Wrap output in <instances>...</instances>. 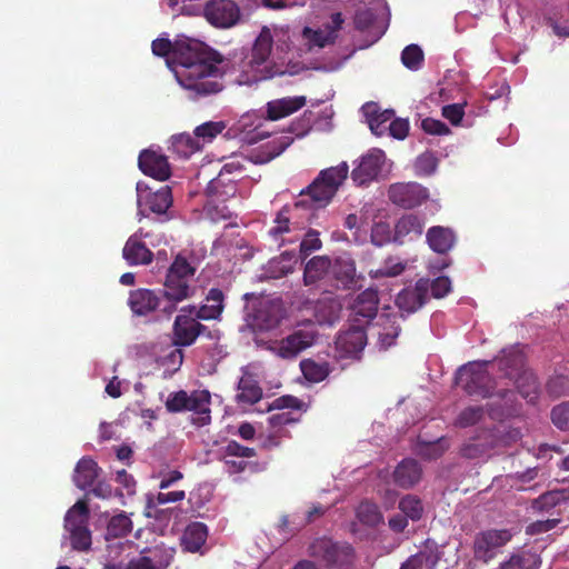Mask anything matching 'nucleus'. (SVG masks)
I'll list each match as a JSON object with an SVG mask.
<instances>
[{
	"instance_id": "1",
	"label": "nucleus",
	"mask_w": 569,
	"mask_h": 569,
	"mask_svg": "<svg viewBox=\"0 0 569 569\" xmlns=\"http://www.w3.org/2000/svg\"><path fill=\"white\" fill-rule=\"evenodd\" d=\"M151 49L153 54L166 57L168 67L190 98H204L223 90L224 59L203 42L186 36L173 42L158 38Z\"/></svg>"
},
{
	"instance_id": "2",
	"label": "nucleus",
	"mask_w": 569,
	"mask_h": 569,
	"mask_svg": "<svg viewBox=\"0 0 569 569\" xmlns=\"http://www.w3.org/2000/svg\"><path fill=\"white\" fill-rule=\"evenodd\" d=\"M196 271L194 259L189 260L181 253L177 254L167 271L160 296L149 289H138L130 292L129 306L132 312L138 316H146L158 310L166 316H171L180 302L194 296L193 278Z\"/></svg>"
},
{
	"instance_id": "3",
	"label": "nucleus",
	"mask_w": 569,
	"mask_h": 569,
	"mask_svg": "<svg viewBox=\"0 0 569 569\" xmlns=\"http://www.w3.org/2000/svg\"><path fill=\"white\" fill-rule=\"evenodd\" d=\"M288 39L287 32L274 30L272 33L268 27H263L252 47L240 52L237 61L240 74L237 82L250 86L277 74L270 60L272 43L276 41L277 50L284 51L289 48Z\"/></svg>"
},
{
	"instance_id": "4",
	"label": "nucleus",
	"mask_w": 569,
	"mask_h": 569,
	"mask_svg": "<svg viewBox=\"0 0 569 569\" xmlns=\"http://www.w3.org/2000/svg\"><path fill=\"white\" fill-rule=\"evenodd\" d=\"M349 173L346 161L336 167L323 169L306 189L300 191L302 199L295 203V209H320L330 203L338 189L342 186Z\"/></svg>"
},
{
	"instance_id": "5",
	"label": "nucleus",
	"mask_w": 569,
	"mask_h": 569,
	"mask_svg": "<svg viewBox=\"0 0 569 569\" xmlns=\"http://www.w3.org/2000/svg\"><path fill=\"white\" fill-rule=\"evenodd\" d=\"M243 298L253 300L247 306L246 315L247 325L253 332L271 331L280 325L284 313L279 299L258 298L253 293H246Z\"/></svg>"
},
{
	"instance_id": "6",
	"label": "nucleus",
	"mask_w": 569,
	"mask_h": 569,
	"mask_svg": "<svg viewBox=\"0 0 569 569\" xmlns=\"http://www.w3.org/2000/svg\"><path fill=\"white\" fill-rule=\"evenodd\" d=\"M310 557L317 559L326 567L337 569H352L355 553L347 542L333 541L330 538H317L308 548Z\"/></svg>"
},
{
	"instance_id": "7",
	"label": "nucleus",
	"mask_w": 569,
	"mask_h": 569,
	"mask_svg": "<svg viewBox=\"0 0 569 569\" xmlns=\"http://www.w3.org/2000/svg\"><path fill=\"white\" fill-rule=\"evenodd\" d=\"M489 361H475L459 368L456 383L470 396H493L495 381L487 369Z\"/></svg>"
},
{
	"instance_id": "8",
	"label": "nucleus",
	"mask_w": 569,
	"mask_h": 569,
	"mask_svg": "<svg viewBox=\"0 0 569 569\" xmlns=\"http://www.w3.org/2000/svg\"><path fill=\"white\" fill-rule=\"evenodd\" d=\"M137 190V207L139 217H148V212L157 216H163L162 221L168 220V209L172 204L171 189L168 186L161 187L157 191L151 189L142 181H139Z\"/></svg>"
},
{
	"instance_id": "9",
	"label": "nucleus",
	"mask_w": 569,
	"mask_h": 569,
	"mask_svg": "<svg viewBox=\"0 0 569 569\" xmlns=\"http://www.w3.org/2000/svg\"><path fill=\"white\" fill-rule=\"evenodd\" d=\"M317 336L315 327L307 326L295 330L281 340L271 342L268 349L281 359H295L315 345Z\"/></svg>"
},
{
	"instance_id": "10",
	"label": "nucleus",
	"mask_w": 569,
	"mask_h": 569,
	"mask_svg": "<svg viewBox=\"0 0 569 569\" xmlns=\"http://www.w3.org/2000/svg\"><path fill=\"white\" fill-rule=\"evenodd\" d=\"M351 171V180L358 187H367L378 180L387 164V158L381 149L372 148L361 156Z\"/></svg>"
},
{
	"instance_id": "11",
	"label": "nucleus",
	"mask_w": 569,
	"mask_h": 569,
	"mask_svg": "<svg viewBox=\"0 0 569 569\" xmlns=\"http://www.w3.org/2000/svg\"><path fill=\"white\" fill-rule=\"evenodd\" d=\"M242 173V166L238 160L227 162L219 174L208 187L207 194L211 201H227L237 193V177Z\"/></svg>"
},
{
	"instance_id": "12",
	"label": "nucleus",
	"mask_w": 569,
	"mask_h": 569,
	"mask_svg": "<svg viewBox=\"0 0 569 569\" xmlns=\"http://www.w3.org/2000/svg\"><path fill=\"white\" fill-rule=\"evenodd\" d=\"M206 20L218 29H230L242 20L241 9L233 0H209L203 7Z\"/></svg>"
},
{
	"instance_id": "13",
	"label": "nucleus",
	"mask_w": 569,
	"mask_h": 569,
	"mask_svg": "<svg viewBox=\"0 0 569 569\" xmlns=\"http://www.w3.org/2000/svg\"><path fill=\"white\" fill-rule=\"evenodd\" d=\"M196 306H187L180 309L173 323V342L177 346H191L196 339L204 335L207 327L201 325L196 316Z\"/></svg>"
},
{
	"instance_id": "14",
	"label": "nucleus",
	"mask_w": 569,
	"mask_h": 569,
	"mask_svg": "<svg viewBox=\"0 0 569 569\" xmlns=\"http://www.w3.org/2000/svg\"><path fill=\"white\" fill-rule=\"evenodd\" d=\"M512 536L509 529H489L477 533L473 540L475 558L488 563L496 557L497 550L506 546Z\"/></svg>"
},
{
	"instance_id": "15",
	"label": "nucleus",
	"mask_w": 569,
	"mask_h": 569,
	"mask_svg": "<svg viewBox=\"0 0 569 569\" xmlns=\"http://www.w3.org/2000/svg\"><path fill=\"white\" fill-rule=\"evenodd\" d=\"M429 197L428 189L418 182H397L388 188V198L397 207L412 209Z\"/></svg>"
},
{
	"instance_id": "16",
	"label": "nucleus",
	"mask_w": 569,
	"mask_h": 569,
	"mask_svg": "<svg viewBox=\"0 0 569 569\" xmlns=\"http://www.w3.org/2000/svg\"><path fill=\"white\" fill-rule=\"evenodd\" d=\"M429 279L421 278L415 286L403 288L396 297V306L405 315L418 311L429 300Z\"/></svg>"
},
{
	"instance_id": "17",
	"label": "nucleus",
	"mask_w": 569,
	"mask_h": 569,
	"mask_svg": "<svg viewBox=\"0 0 569 569\" xmlns=\"http://www.w3.org/2000/svg\"><path fill=\"white\" fill-rule=\"evenodd\" d=\"M149 232L139 228L126 241L122 248V258L130 267L149 266L153 261V252L142 241Z\"/></svg>"
},
{
	"instance_id": "18",
	"label": "nucleus",
	"mask_w": 569,
	"mask_h": 569,
	"mask_svg": "<svg viewBox=\"0 0 569 569\" xmlns=\"http://www.w3.org/2000/svg\"><path fill=\"white\" fill-rule=\"evenodd\" d=\"M268 121L267 117L259 111H249L243 113L233 126L234 132L241 136V139L248 143H256L268 137V131L263 129Z\"/></svg>"
},
{
	"instance_id": "19",
	"label": "nucleus",
	"mask_w": 569,
	"mask_h": 569,
	"mask_svg": "<svg viewBox=\"0 0 569 569\" xmlns=\"http://www.w3.org/2000/svg\"><path fill=\"white\" fill-rule=\"evenodd\" d=\"M342 22L343 19L341 13H335L331 17V22L325 26V28H319L316 30L308 27L305 28L303 38L307 40L309 48L321 49L332 43L337 37V31L341 28Z\"/></svg>"
},
{
	"instance_id": "20",
	"label": "nucleus",
	"mask_w": 569,
	"mask_h": 569,
	"mask_svg": "<svg viewBox=\"0 0 569 569\" xmlns=\"http://www.w3.org/2000/svg\"><path fill=\"white\" fill-rule=\"evenodd\" d=\"M138 164L144 174L156 178L160 181H164L170 177V166L167 157L157 151H141L139 154Z\"/></svg>"
},
{
	"instance_id": "21",
	"label": "nucleus",
	"mask_w": 569,
	"mask_h": 569,
	"mask_svg": "<svg viewBox=\"0 0 569 569\" xmlns=\"http://www.w3.org/2000/svg\"><path fill=\"white\" fill-rule=\"evenodd\" d=\"M174 550L170 548H156L149 556L132 559L126 569H167L173 559Z\"/></svg>"
},
{
	"instance_id": "22",
	"label": "nucleus",
	"mask_w": 569,
	"mask_h": 569,
	"mask_svg": "<svg viewBox=\"0 0 569 569\" xmlns=\"http://www.w3.org/2000/svg\"><path fill=\"white\" fill-rule=\"evenodd\" d=\"M307 99L305 96L284 97L274 99L266 104V117L268 120L276 121L288 117L305 107Z\"/></svg>"
},
{
	"instance_id": "23",
	"label": "nucleus",
	"mask_w": 569,
	"mask_h": 569,
	"mask_svg": "<svg viewBox=\"0 0 569 569\" xmlns=\"http://www.w3.org/2000/svg\"><path fill=\"white\" fill-rule=\"evenodd\" d=\"M367 343V335L360 327L341 332L336 339V347L346 357H356Z\"/></svg>"
},
{
	"instance_id": "24",
	"label": "nucleus",
	"mask_w": 569,
	"mask_h": 569,
	"mask_svg": "<svg viewBox=\"0 0 569 569\" xmlns=\"http://www.w3.org/2000/svg\"><path fill=\"white\" fill-rule=\"evenodd\" d=\"M210 393L207 390H194L190 395L187 392V403L184 411H192L197 415L193 423L202 427L210 422Z\"/></svg>"
},
{
	"instance_id": "25",
	"label": "nucleus",
	"mask_w": 569,
	"mask_h": 569,
	"mask_svg": "<svg viewBox=\"0 0 569 569\" xmlns=\"http://www.w3.org/2000/svg\"><path fill=\"white\" fill-rule=\"evenodd\" d=\"M497 441L495 433L491 430H487L482 436L470 438L463 443L460 449L461 456L468 459L486 457L497 446Z\"/></svg>"
},
{
	"instance_id": "26",
	"label": "nucleus",
	"mask_w": 569,
	"mask_h": 569,
	"mask_svg": "<svg viewBox=\"0 0 569 569\" xmlns=\"http://www.w3.org/2000/svg\"><path fill=\"white\" fill-rule=\"evenodd\" d=\"M425 220L422 217L408 213L403 214L395 224V242L403 243L406 239H413L422 234Z\"/></svg>"
},
{
	"instance_id": "27",
	"label": "nucleus",
	"mask_w": 569,
	"mask_h": 569,
	"mask_svg": "<svg viewBox=\"0 0 569 569\" xmlns=\"http://www.w3.org/2000/svg\"><path fill=\"white\" fill-rule=\"evenodd\" d=\"M241 371L236 400L238 403L253 405L262 398V389L252 373L246 368H242Z\"/></svg>"
},
{
	"instance_id": "28",
	"label": "nucleus",
	"mask_w": 569,
	"mask_h": 569,
	"mask_svg": "<svg viewBox=\"0 0 569 569\" xmlns=\"http://www.w3.org/2000/svg\"><path fill=\"white\" fill-rule=\"evenodd\" d=\"M101 469L98 467L97 462L91 458L83 457L81 458L73 472V483L81 490H86L87 488L93 486L96 480L99 477Z\"/></svg>"
},
{
	"instance_id": "29",
	"label": "nucleus",
	"mask_w": 569,
	"mask_h": 569,
	"mask_svg": "<svg viewBox=\"0 0 569 569\" xmlns=\"http://www.w3.org/2000/svg\"><path fill=\"white\" fill-rule=\"evenodd\" d=\"M427 242L437 253H446L451 250L456 242V236L449 228L441 226L431 227L427 231Z\"/></svg>"
},
{
	"instance_id": "30",
	"label": "nucleus",
	"mask_w": 569,
	"mask_h": 569,
	"mask_svg": "<svg viewBox=\"0 0 569 569\" xmlns=\"http://www.w3.org/2000/svg\"><path fill=\"white\" fill-rule=\"evenodd\" d=\"M421 467L413 459L402 460L393 472L395 482L402 488H410L421 478Z\"/></svg>"
},
{
	"instance_id": "31",
	"label": "nucleus",
	"mask_w": 569,
	"mask_h": 569,
	"mask_svg": "<svg viewBox=\"0 0 569 569\" xmlns=\"http://www.w3.org/2000/svg\"><path fill=\"white\" fill-rule=\"evenodd\" d=\"M525 357L518 347H512L502 351L498 358V367L505 372L506 377L513 379L523 371Z\"/></svg>"
},
{
	"instance_id": "32",
	"label": "nucleus",
	"mask_w": 569,
	"mask_h": 569,
	"mask_svg": "<svg viewBox=\"0 0 569 569\" xmlns=\"http://www.w3.org/2000/svg\"><path fill=\"white\" fill-rule=\"evenodd\" d=\"M207 537V526L202 522H192L182 533L181 546L186 551L197 552L204 545Z\"/></svg>"
},
{
	"instance_id": "33",
	"label": "nucleus",
	"mask_w": 569,
	"mask_h": 569,
	"mask_svg": "<svg viewBox=\"0 0 569 569\" xmlns=\"http://www.w3.org/2000/svg\"><path fill=\"white\" fill-rule=\"evenodd\" d=\"M223 292L220 289L212 288L209 290L206 303L196 307V316L202 320L218 319L223 310Z\"/></svg>"
},
{
	"instance_id": "34",
	"label": "nucleus",
	"mask_w": 569,
	"mask_h": 569,
	"mask_svg": "<svg viewBox=\"0 0 569 569\" xmlns=\"http://www.w3.org/2000/svg\"><path fill=\"white\" fill-rule=\"evenodd\" d=\"M378 292L375 289H367L360 292L352 302L351 309L356 316L373 318L378 310Z\"/></svg>"
},
{
	"instance_id": "35",
	"label": "nucleus",
	"mask_w": 569,
	"mask_h": 569,
	"mask_svg": "<svg viewBox=\"0 0 569 569\" xmlns=\"http://www.w3.org/2000/svg\"><path fill=\"white\" fill-rule=\"evenodd\" d=\"M491 416V409L488 407L473 405L463 408L455 420L459 428H469L485 422L486 417Z\"/></svg>"
},
{
	"instance_id": "36",
	"label": "nucleus",
	"mask_w": 569,
	"mask_h": 569,
	"mask_svg": "<svg viewBox=\"0 0 569 569\" xmlns=\"http://www.w3.org/2000/svg\"><path fill=\"white\" fill-rule=\"evenodd\" d=\"M202 149V143L196 139L194 134L179 133L171 138V150L180 158H189Z\"/></svg>"
},
{
	"instance_id": "37",
	"label": "nucleus",
	"mask_w": 569,
	"mask_h": 569,
	"mask_svg": "<svg viewBox=\"0 0 569 569\" xmlns=\"http://www.w3.org/2000/svg\"><path fill=\"white\" fill-rule=\"evenodd\" d=\"M331 266V261L326 256H317L310 259L303 271V282L306 286L313 284L325 278Z\"/></svg>"
},
{
	"instance_id": "38",
	"label": "nucleus",
	"mask_w": 569,
	"mask_h": 569,
	"mask_svg": "<svg viewBox=\"0 0 569 569\" xmlns=\"http://www.w3.org/2000/svg\"><path fill=\"white\" fill-rule=\"evenodd\" d=\"M89 508L82 500L77 501L64 516V530L82 529L89 527Z\"/></svg>"
},
{
	"instance_id": "39",
	"label": "nucleus",
	"mask_w": 569,
	"mask_h": 569,
	"mask_svg": "<svg viewBox=\"0 0 569 569\" xmlns=\"http://www.w3.org/2000/svg\"><path fill=\"white\" fill-rule=\"evenodd\" d=\"M567 501H569V488L556 489L545 492L535 499L532 508L538 511H549Z\"/></svg>"
},
{
	"instance_id": "40",
	"label": "nucleus",
	"mask_w": 569,
	"mask_h": 569,
	"mask_svg": "<svg viewBox=\"0 0 569 569\" xmlns=\"http://www.w3.org/2000/svg\"><path fill=\"white\" fill-rule=\"evenodd\" d=\"M519 393L529 402H533L538 397L539 386L535 373L530 370H523L513 378Z\"/></svg>"
},
{
	"instance_id": "41",
	"label": "nucleus",
	"mask_w": 569,
	"mask_h": 569,
	"mask_svg": "<svg viewBox=\"0 0 569 569\" xmlns=\"http://www.w3.org/2000/svg\"><path fill=\"white\" fill-rule=\"evenodd\" d=\"M131 531L132 521L126 512L121 511L109 519L106 529V539L109 540L126 537Z\"/></svg>"
},
{
	"instance_id": "42",
	"label": "nucleus",
	"mask_w": 569,
	"mask_h": 569,
	"mask_svg": "<svg viewBox=\"0 0 569 569\" xmlns=\"http://www.w3.org/2000/svg\"><path fill=\"white\" fill-rule=\"evenodd\" d=\"M500 565L503 569H539L541 560L536 553L521 551L511 555L508 560Z\"/></svg>"
},
{
	"instance_id": "43",
	"label": "nucleus",
	"mask_w": 569,
	"mask_h": 569,
	"mask_svg": "<svg viewBox=\"0 0 569 569\" xmlns=\"http://www.w3.org/2000/svg\"><path fill=\"white\" fill-rule=\"evenodd\" d=\"M300 369L302 371L303 377L308 381L313 382V383L325 380L330 372L328 362H326V361L317 362L312 359L302 360L300 362Z\"/></svg>"
},
{
	"instance_id": "44",
	"label": "nucleus",
	"mask_w": 569,
	"mask_h": 569,
	"mask_svg": "<svg viewBox=\"0 0 569 569\" xmlns=\"http://www.w3.org/2000/svg\"><path fill=\"white\" fill-rule=\"evenodd\" d=\"M371 243L376 247H382L395 242V229L386 221H378L372 224L370 233Z\"/></svg>"
},
{
	"instance_id": "45",
	"label": "nucleus",
	"mask_w": 569,
	"mask_h": 569,
	"mask_svg": "<svg viewBox=\"0 0 569 569\" xmlns=\"http://www.w3.org/2000/svg\"><path fill=\"white\" fill-rule=\"evenodd\" d=\"M224 128L226 124L223 121H208L198 126L193 130V134L196 139H199V142H201L203 147L206 143L211 142L219 133H221Z\"/></svg>"
},
{
	"instance_id": "46",
	"label": "nucleus",
	"mask_w": 569,
	"mask_h": 569,
	"mask_svg": "<svg viewBox=\"0 0 569 569\" xmlns=\"http://www.w3.org/2000/svg\"><path fill=\"white\" fill-rule=\"evenodd\" d=\"M357 517L361 522L368 526H377L382 521L378 506L369 501H363L359 505L357 508Z\"/></svg>"
},
{
	"instance_id": "47",
	"label": "nucleus",
	"mask_w": 569,
	"mask_h": 569,
	"mask_svg": "<svg viewBox=\"0 0 569 569\" xmlns=\"http://www.w3.org/2000/svg\"><path fill=\"white\" fill-rule=\"evenodd\" d=\"M71 542V548L76 551H89L92 543L91 531L89 527L66 531Z\"/></svg>"
},
{
	"instance_id": "48",
	"label": "nucleus",
	"mask_w": 569,
	"mask_h": 569,
	"mask_svg": "<svg viewBox=\"0 0 569 569\" xmlns=\"http://www.w3.org/2000/svg\"><path fill=\"white\" fill-rule=\"evenodd\" d=\"M403 66L410 70H419L423 62V52L417 44L407 46L401 53Z\"/></svg>"
},
{
	"instance_id": "49",
	"label": "nucleus",
	"mask_w": 569,
	"mask_h": 569,
	"mask_svg": "<svg viewBox=\"0 0 569 569\" xmlns=\"http://www.w3.org/2000/svg\"><path fill=\"white\" fill-rule=\"evenodd\" d=\"M399 509L408 519L413 521L419 520L423 511L420 499L411 495H408L400 500Z\"/></svg>"
},
{
	"instance_id": "50",
	"label": "nucleus",
	"mask_w": 569,
	"mask_h": 569,
	"mask_svg": "<svg viewBox=\"0 0 569 569\" xmlns=\"http://www.w3.org/2000/svg\"><path fill=\"white\" fill-rule=\"evenodd\" d=\"M319 232L317 230L310 229L303 237L300 242V258L305 259L313 251H317L321 248L322 242L319 238Z\"/></svg>"
},
{
	"instance_id": "51",
	"label": "nucleus",
	"mask_w": 569,
	"mask_h": 569,
	"mask_svg": "<svg viewBox=\"0 0 569 569\" xmlns=\"http://www.w3.org/2000/svg\"><path fill=\"white\" fill-rule=\"evenodd\" d=\"M437 158L431 152L420 154L415 161V171L418 176H430L437 169Z\"/></svg>"
},
{
	"instance_id": "52",
	"label": "nucleus",
	"mask_w": 569,
	"mask_h": 569,
	"mask_svg": "<svg viewBox=\"0 0 569 569\" xmlns=\"http://www.w3.org/2000/svg\"><path fill=\"white\" fill-rule=\"evenodd\" d=\"M429 297L440 299L446 297L452 289V283L449 277L440 276L433 280H429Z\"/></svg>"
},
{
	"instance_id": "53",
	"label": "nucleus",
	"mask_w": 569,
	"mask_h": 569,
	"mask_svg": "<svg viewBox=\"0 0 569 569\" xmlns=\"http://www.w3.org/2000/svg\"><path fill=\"white\" fill-rule=\"evenodd\" d=\"M223 202L224 201H211L209 198L207 213L212 221L218 222L220 220H228L232 217V211L228 206L222 204Z\"/></svg>"
},
{
	"instance_id": "54",
	"label": "nucleus",
	"mask_w": 569,
	"mask_h": 569,
	"mask_svg": "<svg viewBox=\"0 0 569 569\" xmlns=\"http://www.w3.org/2000/svg\"><path fill=\"white\" fill-rule=\"evenodd\" d=\"M553 425L561 430H569V401L556 406L551 411Z\"/></svg>"
},
{
	"instance_id": "55",
	"label": "nucleus",
	"mask_w": 569,
	"mask_h": 569,
	"mask_svg": "<svg viewBox=\"0 0 569 569\" xmlns=\"http://www.w3.org/2000/svg\"><path fill=\"white\" fill-rule=\"evenodd\" d=\"M393 118L392 110H383L380 114L370 120L369 128L376 136H383L388 131V124Z\"/></svg>"
},
{
	"instance_id": "56",
	"label": "nucleus",
	"mask_w": 569,
	"mask_h": 569,
	"mask_svg": "<svg viewBox=\"0 0 569 569\" xmlns=\"http://www.w3.org/2000/svg\"><path fill=\"white\" fill-rule=\"evenodd\" d=\"M547 390L555 397L569 395V379L563 375H557L548 381Z\"/></svg>"
},
{
	"instance_id": "57",
	"label": "nucleus",
	"mask_w": 569,
	"mask_h": 569,
	"mask_svg": "<svg viewBox=\"0 0 569 569\" xmlns=\"http://www.w3.org/2000/svg\"><path fill=\"white\" fill-rule=\"evenodd\" d=\"M290 209L288 207H283L276 216L274 223L276 226L269 230V234L272 237H278L284 232H288L290 224Z\"/></svg>"
},
{
	"instance_id": "58",
	"label": "nucleus",
	"mask_w": 569,
	"mask_h": 569,
	"mask_svg": "<svg viewBox=\"0 0 569 569\" xmlns=\"http://www.w3.org/2000/svg\"><path fill=\"white\" fill-rule=\"evenodd\" d=\"M223 455H227V457H233V458H251L256 456V451L253 448L244 447L237 441H229L223 447Z\"/></svg>"
},
{
	"instance_id": "59",
	"label": "nucleus",
	"mask_w": 569,
	"mask_h": 569,
	"mask_svg": "<svg viewBox=\"0 0 569 569\" xmlns=\"http://www.w3.org/2000/svg\"><path fill=\"white\" fill-rule=\"evenodd\" d=\"M467 103H452L442 107V116L450 121L452 126H459L465 114Z\"/></svg>"
},
{
	"instance_id": "60",
	"label": "nucleus",
	"mask_w": 569,
	"mask_h": 569,
	"mask_svg": "<svg viewBox=\"0 0 569 569\" xmlns=\"http://www.w3.org/2000/svg\"><path fill=\"white\" fill-rule=\"evenodd\" d=\"M187 403V391L180 390L171 392L166 401V408L169 412L184 411Z\"/></svg>"
},
{
	"instance_id": "61",
	"label": "nucleus",
	"mask_w": 569,
	"mask_h": 569,
	"mask_svg": "<svg viewBox=\"0 0 569 569\" xmlns=\"http://www.w3.org/2000/svg\"><path fill=\"white\" fill-rule=\"evenodd\" d=\"M431 562L433 566L436 560L426 552H419L408 558L400 567V569H422L425 565Z\"/></svg>"
},
{
	"instance_id": "62",
	"label": "nucleus",
	"mask_w": 569,
	"mask_h": 569,
	"mask_svg": "<svg viewBox=\"0 0 569 569\" xmlns=\"http://www.w3.org/2000/svg\"><path fill=\"white\" fill-rule=\"evenodd\" d=\"M421 128L425 132L430 134L443 136L450 132V129L440 120L426 118L421 121Z\"/></svg>"
},
{
	"instance_id": "63",
	"label": "nucleus",
	"mask_w": 569,
	"mask_h": 569,
	"mask_svg": "<svg viewBox=\"0 0 569 569\" xmlns=\"http://www.w3.org/2000/svg\"><path fill=\"white\" fill-rule=\"evenodd\" d=\"M406 266L398 259L388 258L378 272L385 277H396L405 270Z\"/></svg>"
},
{
	"instance_id": "64",
	"label": "nucleus",
	"mask_w": 569,
	"mask_h": 569,
	"mask_svg": "<svg viewBox=\"0 0 569 569\" xmlns=\"http://www.w3.org/2000/svg\"><path fill=\"white\" fill-rule=\"evenodd\" d=\"M559 521V519L537 520L527 527L526 532L528 535H540L556 528Z\"/></svg>"
}]
</instances>
